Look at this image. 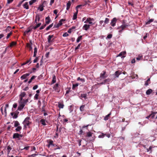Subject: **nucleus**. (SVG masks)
<instances>
[{
	"mask_svg": "<svg viewBox=\"0 0 157 157\" xmlns=\"http://www.w3.org/2000/svg\"><path fill=\"white\" fill-rule=\"evenodd\" d=\"M81 44H79L77 47L75 48V50H77L81 46Z\"/></svg>",
	"mask_w": 157,
	"mask_h": 157,
	"instance_id": "obj_60",
	"label": "nucleus"
},
{
	"mask_svg": "<svg viewBox=\"0 0 157 157\" xmlns=\"http://www.w3.org/2000/svg\"><path fill=\"white\" fill-rule=\"evenodd\" d=\"M118 19L116 17L113 18L111 20L110 25L112 27H114L116 26V23L118 20Z\"/></svg>",
	"mask_w": 157,
	"mask_h": 157,
	"instance_id": "obj_5",
	"label": "nucleus"
},
{
	"mask_svg": "<svg viewBox=\"0 0 157 157\" xmlns=\"http://www.w3.org/2000/svg\"><path fill=\"white\" fill-rule=\"evenodd\" d=\"M85 106V105H81L80 107V110L81 112H82L84 111V109Z\"/></svg>",
	"mask_w": 157,
	"mask_h": 157,
	"instance_id": "obj_34",
	"label": "nucleus"
},
{
	"mask_svg": "<svg viewBox=\"0 0 157 157\" xmlns=\"http://www.w3.org/2000/svg\"><path fill=\"white\" fill-rule=\"evenodd\" d=\"M22 136H23L21 134L16 133L13 134V138L14 139H20Z\"/></svg>",
	"mask_w": 157,
	"mask_h": 157,
	"instance_id": "obj_7",
	"label": "nucleus"
},
{
	"mask_svg": "<svg viewBox=\"0 0 157 157\" xmlns=\"http://www.w3.org/2000/svg\"><path fill=\"white\" fill-rule=\"evenodd\" d=\"M129 26V24L128 23L123 22L122 25L121 26H118L117 29L118 30V33L120 34H121L122 33L123 30Z\"/></svg>",
	"mask_w": 157,
	"mask_h": 157,
	"instance_id": "obj_2",
	"label": "nucleus"
},
{
	"mask_svg": "<svg viewBox=\"0 0 157 157\" xmlns=\"http://www.w3.org/2000/svg\"><path fill=\"white\" fill-rule=\"evenodd\" d=\"M65 21V19H61L59 21V23L57 24L56 25H55L54 26L56 28L59 27V26H61L62 25V24H63L62 22L64 21Z\"/></svg>",
	"mask_w": 157,
	"mask_h": 157,
	"instance_id": "obj_9",
	"label": "nucleus"
},
{
	"mask_svg": "<svg viewBox=\"0 0 157 157\" xmlns=\"http://www.w3.org/2000/svg\"><path fill=\"white\" fill-rule=\"evenodd\" d=\"M56 82V78L55 75H53L52 76V84L55 83Z\"/></svg>",
	"mask_w": 157,
	"mask_h": 157,
	"instance_id": "obj_17",
	"label": "nucleus"
},
{
	"mask_svg": "<svg viewBox=\"0 0 157 157\" xmlns=\"http://www.w3.org/2000/svg\"><path fill=\"white\" fill-rule=\"evenodd\" d=\"M36 1V0H31L29 2V4L30 5H32L33 3H35Z\"/></svg>",
	"mask_w": 157,
	"mask_h": 157,
	"instance_id": "obj_41",
	"label": "nucleus"
},
{
	"mask_svg": "<svg viewBox=\"0 0 157 157\" xmlns=\"http://www.w3.org/2000/svg\"><path fill=\"white\" fill-rule=\"evenodd\" d=\"M29 119L30 117H27L23 122V124H24V127L25 128H26L27 126H28L29 125L30 123L29 121Z\"/></svg>",
	"mask_w": 157,
	"mask_h": 157,
	"instance_id": "obj_3",
	"label": "nucleus"
},
{
	"mask_svg": "<svg viewBox=\"0 0 157 157\" xmlns=\"http://www.w3.org/2000/svg\"><path fill=\"white\" fill-rule=\"evenodd\" d=\"M29 99H25L22 98V100H19V105L18 107V110L21 111L23 109L25 105L28 102Z\"/></svg>",
	"mask_w": 157,
	"mask_h": 157,
	"instance_id": "obj_1",
	"label": "nucleus"
},
{
	"mask_svg": "<svg viewBox=\"0 0 157 157\" xmlns=\"http://www.w3.org/2000/svg\"><path fill=\"white\" fill-rule=\"evenodd\" d=\"M55 0H51L50 2V5L51 6L52 4L54 2Z\"/></svg>",
	"mask_w": 157,
	"mask_h": 157,
	"instance_id": "obj_63",
	"label": "nucleus"
},
{
	"mask_svg": "<svg viewBox=\"0 0 157 157\" xmlns=\"http://www.w3.org/2000/svg\"><path fill=\"white\" fill-rule=\"evenodd\" d=\"M39 94H36L34 96V99L35 100H37L38 99Z\"/></svg>",
	"mask_w": 157,
	"mask_h": 157,
	"instance_id": "obj_43",
	"label": "nucleus"
},
{
	"mask_svg": "<svg viewBox=\"0 0 157 157\" xmlns=\"http://www.w3.org/2000/svg\"><path fill=\"white\" fill-rule=\"evenodd\" d=\"M121 74V72L119 71H117L115 72L114 75L116 77H118L119 75Z\"/></svg>",
	"mask_w": 157,
	"mask_h": 157,
	"instance_id": "obj_27",
	"label": "nucleus"
},
{
	"mask_svg": "<svg viewBox=\"0 0 157 157\" xmlns=\"http://www.w3.org/2000/svg\"><path fill=\"white\" fill-rule=\"evenodd\" d=\"M23 7L24 8H25L26 9H29L28 3L27 2H26L24 3L23 5Z\"/></svg>",
	"mask_w": 157,
	"mask_h": 157,
	"instance_id": "obj_26",
	"label": "nucleus"
},
{
	"mask_svg": "<svg viewBox=\"0 0 157 157\" xmlns=\"http://www.w3.org/2000/svg\"><path fill=\"white\" fill-rule=\"evenodd\" d=\"M59 86V84L58 83L56 84L53 87V89L56 91H58V87Z\"/></svg>",
	"mask_w": 157,
	"mask_h": 157,
	"instance_id": "obj_22",
	"label": "nucleus"
},
{
	"mask_svg": "<svg viewBox=\"0 0 157 157\" xmlns=\"http://www.w3.org/2000/svg\"><path fill=\"white\" fill-rule=\"evenodd\" d=\"M38 85H36L35 86H34L33 87V90H36V89H37V88H38Z\"/></svg>",
	"mask_w": 157,
	"mask_h": 157,
	"instance_id": "obj_58",
	"label": "nucleus"
},
{
	"mask_svg": "<svg viewBox=\"0 0 157 157\" xmlns=\"http://www.w3.org/2000/svg\"><path fill=\"white\" fill-rule=\"evenodd\" d=\"M16 44V42L13 41V42H12L10 44V46L12 47L13 46L15 45Z\"/></svg>",
	"mask_w": 157,
	"mask_h": 157,
	"instance_id": "obj_45",
	"label": "nucleus"
},
{
	"mask_svg": "<svg viewBox=\"0 0 157 157\" xmlns=\"http://www.w3.org/2000/svg\"><path fill=\"white\" fill-rule=\"evenodd\" d=\"M30 75L29 73H26L23 75L21 77V80H23L26 78L28 76Z\"/></svg>",
	"mask_w": 157,
	"mask_h": 157,
	"instance_id": "obj_14",
	"label": "nucleus"
},
{
	"mask_svg": "<svg viewBox=\"0 0 157 157\" xmlns=\"http://www.w3.org/2000/svg\"><path fill=\"white\" fill-rule=\"evenodd\" d=\"M84 6V5H78L76 7V9H78V8H80V7H82V6Z\"/></svg>",
	"mask_w": 157,
	"mask_h": 157,
	"instance_id": "obj_61",
	"label": "nucleus"
},
{
	"mask_svg": "<svg viewBox=\"0 0 157 157\" xmlns=\"http://www.w3.org/2000/svg\"><path fill=\"white\" fill-rule=\"evenodd\" d=\"M40 122L43 125H46L45 120L44 119H41L40 120Z\"/></svg>",
	"mask_w": 157,
	"mask_h": 157,
	"instance_id": "obj_29",
	"label": "nucleus"
},
{
	"mask_svg": "<svg viewBox=\"0 0 157 157\" xmlns=\"http://www.w3.org/2000/svg\"><path fill=\"white\" fill-rule=\"evenodd\" d=\"M112 35L111 34H109L107 35V36L106 37V39H110L112 37Z\"/></svg>",
	"mask_w": 157,
	"mask_h": 157,
	"instance_id": "obj_46",
	"label": "nucleus"
},
{
	"mask_svg": "<svg viewBox=\"0 0 157 157\" xmlns=\"http://www.w3.org/2000/svg\"><path fill=\"white\" fill-rule=\"evenodd\" d=\"M44 6H43V4L40 5L38 7V9L40 11H42L44 10Z\"/></svg>",
	"mask_w": 157,
	"mask_h": 157,
	"instance_id": "obj_30",
	"label": "nucleus"
},
{
	"mask_svg": "<svg viewBox=\"0 0 157 157\" xmlns=\"http://www.w3.org/2000/svg\"><path fill=\"white\" fill-rule=\"evenodd\" d=\"M29 146L25 147H24L23 148H22L21 149V150H23V149H25V150H29Z\"/></svg>",
	"mask_w": 157,
	"mask_h": 157,
	"instance_id": "obj_54",
	"label": "nucleus"
},
{
	"mask_svg": "<svg viewBox=\"0 0 157 157\" xmlns=\"http://www.w3.org/2000/svg\"><path fill=\"white\" fill-rule=\"evenodd\" d=\"M109 19L108 18H106L105 20L104 21L105 24H103V26H104V25H105V24H108L109 22Z\"/></svg>",
	"mask_w": 157,
	"mask_h": 157,
	"instance_id": "obj_32",
	"label": "nucleus"
},
{
	"mask_svg": "<svg viewBox=\"0 0 157 157\" xmlns=\"http://www.w3.org/2000/svg\"><path fill=\"white\" fill-rule=\"evenodd\" d=\"M71 2L70 1H69L67 4V8L66 10H67L69 9L71 6Z\"/></svg>",
	"mask_w": 157,
	"mask_h": 157,
	"instance_id": "obj_21",
	"label": "nucleus"
},
{
	"mask_svg": "<svg viewBox=\"0 0 157 157\" xmlns=\"http://www.w3.org/2000/svg\"><path fill=\"white\" fill-rule=\"evenodd\" d=\"M36 76H32V77L30 79L28 83H30L33 79L34 78H36Z\"/></svg>",
	"mask_w": 157,
	"mask_h": 157,
	"instance_id": "obj_38",
	"label": "nucleus"
},
{
	"mask_svg": "<svg viewBox=\"0 0 157 157\" xmlns=\"http://www.w3.org/2000/svg\"><path fill=\"white\" fill-rule=\"evenodd\" d=\"M37 48L35 47L34 48V53H37Z\"/></svg>",
	"mask_w": 157,
	"mask_h": 157,
	"instance_id": "obj_62",
	"label": "nucleus"
},
{
	"mask_svg": "<svg viewBox=\"0 0 157 157\" xmlns=\"http://www.w3.org/2000/svg\"><path fill=\"white\" fill-rule=\"evenodd\" d=\"M105 134H102L101 135H99L98 137L100 138H103L105 136Z\"/></svg>",
	"mask_w": 157,
	"mask_h": 157,
	"instance_id": "obj_57",
	"label": "nucleus"
},
{
	"mask_svg": "<svg viewBox=\"0 0 157 157\" xmlns=\"http://www.w3.org/2000/svg\"><path fill=\"white\" fill-rule=\"evenodd\" d=\"M12 34V32H10V33H8L6 37V39H8L9 38L10 35H11Z\"/></svg>",
	"mask_w": 157,
	"mask_h": 157,
	"instance_id": "obj_44",
	"label": "nucleus"
},
{
	"mask_svg": "<svg viewBox=\"0 0 157 157\" xmlns=\"http://www.w3.org/2000/svg\"><path fill=\"white\" fill-rule=\"evenodd\" d=\"M150 81V78H149L145 82V85L146 86H147L148 85L149 83V82Z\"/></svg>",
	"mask_w": 157,
	"mask_h": 157,
	"instance_id": "obj_37",
	"label": "nucleus"
},
{
	"mask_svg": "<svg viewBox=\"0 0 157 157\" xmlns=\"http://www.w3.org/2000/svg\"><path fill=\"white\" fill-rule=\"evenodd\" d=\"M64 105L62 103H59L58 104V107L59 108H63V107Z\"/></svg>",
	"mask_w": 157,
	"mask_h": 157,
	"instance_id": "obj_42",
	"label": "nucleus"
},
{
	"mask_svg": "<svg viewBox=\"0 0 157 157\" xmlns=\"http://www.w3.org/2000/svg\"><path fill=\"white\" fill-rule=\"evenodd\" d=\"M154 20V19H150L149 21H147L146 22V25H148L151 22H152Z\"/></svg>",
	"mask_w": 157,
	"mask_h": 157,
	"instance_id": "obj_33",
	"label": "nucleus"
},
{
	"mask_svg": "<svg viewBox=\"0 0 157 157\" xmlns=\"http://www.w3.org/2000/svg\"><path fill=\"white\" fill-rule=\"evenodd\" d=\"M90 27V25L86 24H85L82 27V29L83 30H87Z\"/></svg>",
	"mask_w": 157,
	"mask_h": 157,
	"instance_id": "obj_13",
	"label": "nucleus"
},
{
	"mask_svg": "<svg viewBox=\"0 0 157 157\" xmlns=\"http://www.w3.org/2000/svg\"><path fill=\"white\" fill-rule=\"evenodd\" d=\"M111 115V113H110L109 114H108L107 115H106L105 118H104V120H105V121H107V120H108L109 119V116H110V115Z\"/></svg>",
	"mask_w": 157,
	"mask_h": 157,
	"instance_id": "obj_31",
	"label": "nucleus"
},
{
	"mask_svg": "<svg viewBox=\"0 0 157 157\" xmlns=\"http://www.w3.org/2000/svg\"><path fill=\"white\" fill-rule=\"evenodd\" d=\"M58 12V10H54L53 13L54 14H56V15H57V13Z\"/></svg>",
	"mask_w": 157,
	"mask_h": 157,
	"instance_id": "obj_64",
	"label": "nucleus"
},
{
	"mask_svg": "<svg viewBox=\"0 0 157 157\" xmlns=\"http://www.w3.org/2000/svg\"><path fill=\"white\" fill-rule=\"evenodd\" d=\"M31 31V30L30 29H28L27 30H26L25 32V34H27V33H29V32H30Z\"/></svg>",
	"mask_w": 157,
	"mask_h": 157,
	"instance_id": "obj_59",
	"label": "nucleus"
},
{
	"mask_svg": "<svg viewBox=\"0 0 157 157\" xmlns=\"http://www.w3.org/2000/svg\"><path fill=\"white\" fill-rule=\"evenodd\" d=\"M77 80L78 81L80 80L82 82H85V80L84 78H81L80 77H79L77 79Z\"/></svg>",
	"mask_w": 157,
	"mask_h": 157,
	"instance_id": "obj_36",
	"label": "nucleus"
},
{
	"mask_svg": "<svg viewBox=\"0 0 157 157\" xmlns=\"http://www.w3.org/2000/svg\"><path fill=\"white\" fill-rule=\"evenodd\" d=\"M106 72L105 71H103L101 73L100 77L98 79V81H99V80H101L107 77L105 75Z\"/></svg>",
	"mask_w": 157,
	"mask_h": 157,
	"instance_id": "obj_4",
	"label": "nucleus"
},
{
	"mask_svg": "<svg viewBox=\"0 0 157 157\" xmlns=\"http://www.w3.org/2000/svg\"><path fill=\"white\" fill-rule=\"evenodd\" d=\"M157 112H154L152 113L151 115V118L152 119H155L156 115L157 114Z\"/></svg>",
	"mask_w": 157,
	"mask_h": 157,
	"instance_id": "obj_16",
	"label": "nucleus"
},
{
	"mask_svg": "<svg viewBox=\"0 0 157 157\" xmlns=\"http://www.w3.org/2000/svg\"><path fill=\"white\" fill-rule=\"evenodd\" d=\"M14 127H17L20 126V124L17 121H14Z\"/></svg>",
	"mask_w": 157,
	"mask_h": 157,
	"instance_id": "obj_25",
	"label": "nucleus"
},
{
	"mask_svg": "<svg viewBox=\"0 0 157 157\" xmlns=\"http://www.w3.org/2000/svg\"><path fill=\"white\" fill-rule=\"evenodd\" d=\"M155 147V146H150L148 148H146V152H149L150 154H151L152 151V149Z\"/></svg>",
	"mask_w": 157,
	"mask_h": 157,
	"instance_id": "obj_10",
	"label": "nucleus"
},
{
	"mask_svg": "<svg viewBox=\"0 0 157 157\" xmlns=\"http://www.w3.org/2000/svg\"><path fill=\"white\" fill-rule=\"evenodd\" d=\"M82 39V36H80L78 37L77 38L76 41L78 43Z\"/></svg>",
	"mask_w": 157,
	"mask_h": 157,
	"instance_id": "obj_40",
	"label": "nucleus"
},
{
	"mask_svg": "<svg viewBox=\"0 0 157 157\" xmlns=\"http://www.w3.org/2000/svg\"><path fill=\"white\" fill-rule=\"evenodd\" d=\"M87 136L90 137L92 136V133L90 132H89L87 133Z\"/></svg>",
	"mask_w": 157,
	"mask_h": 157,
	"instance_id": "obj_49",
	"label": "nucleus"
},
{
	"mask_svg": "<svg viewBox=\"0 0 157 157\" xmlns=\"http://www.w3.org/2000/svg\"><path fill=\"white\" fill-rule=\"evenodd\" d=\"M27 46V47L29 48L30 50H31L32 49V47L31 45H30L29 44H28Z\"/></svg>",
	"mask_w": 157,
	"mask_h": 157,
	"instance_id": "obj_52",
	"label": "nucleus"
},
{
	"mask_svg": "<svg viewBox=\"0 0 157 157\" xmlns=\"http://www.w3.org/2000/svg\"><path fill=\"white\" fill-rule=\"evenodd\" d=\"M152 92V90L151 89H149L147 90L146 92V94L147 95H150Z\"/></svg>",
	"mask_w": 157,
	"mask_h": 157,
	"instance_id": "obj_28",
	"label": "nucleus"
},
{
	"mask_svg": "<svg viewBox=\"0 0 157 157\" xmlns=\"http://www.w3.org/2000/svg\"><path fill=\"white\" fill-rule=\"evenodd\" d=\"M49 145H52L53 146H55V144H53V141L52 140H51L49 141Z\"/></svg>",
	"mask_w": 157,
	"mask_h": 157,
	"instance_id": "obj_48",
	"label": "nucleus"
},
{
	"mask_svg": "<svg viewBox=\"0 0 157 157\" xmlns=\"http://www.w3.org/2000/svg\"><path fill=\"white\" fill-rule=\"evenodd\" d=\"M26 94L25 92H21L19 95V99L20 100H22V98L25 96Z\"/></svg>",
	"mask_w": 157,
	"mask_h": 157,
	"instance_id": "obj_12",
	"label": "nucleus"
},
{
	"mask_svg": "<svg viewBox=\"0 0 157 157\" xmlns=\"http://www.w3.org/2000/svg\"><path fill=\"white\" fill-rule=\"evenodd\" d=\"M110 79L108 78L105 79L103 82L100 83L99 84L100 85L108 84L110 82Z\"/></svg>",
	"mask_w": 157,
	"mask_h": 157,
	"instance_id": "obj_11",
	"label": "nucleus"
},
{
	"mask_svg": "<svg viewBox=\"0 0 157 157\" xmlns=\"http://www.w3.org/2000/svg\"><path fill=\"white\" fill-rule=\"evenodd\" d=\"M6 107H5V109H4V115L5 116L6 115Z\"/></svg>",
	"mask_w": 157,
	"mask_h": 157,
	"instance_id": "obj_55",
	"label": "nucleus"
},
{
	"mask_svg": "<svg viewBox=\"0 0 157 157\" xmlns=\"http://www.w3.org/2000/svg\"><path fill=\"white\" fill-rule=\"evenodd\" d=\"M78 83H76L75 84H73V85L72 89H73L74 88H75V87L78 86Z\"/></svg>",
	"mask_w": 157,
	"mask_h": 157,
	"instance_id": "obj_47",
	"label": "nucleus"
},
{
	"mask_svg": "<svg viewBox=\"0 0 157 157\" xmlns=\"http://www.w3.org/2000/svg\"><path fill=\"white\" fill-rule=\"evenodd\" d=\"M126 54V52L125 51H123L121 52L117 57H121L122 58H124Z\"/></svg>",
	"mask_w": 157,
	"mask_h": 157,
	"instance_id": "obj_8",
	"label": "nucleus"
},
{
	"mask_svg": "<svg viewBox=\"0 0 157 157\" xmlns=\"http://www.w3.org/2000/svg\"><path fill=\"white\" fill-rule=\"evenodd\" d=\"M68 36V34L67 33H65L63 35V37H66Z\"/></svg>",
	"mask_w": 157,
	"mask_h": 157,
	"instance_id": "obj_56",
	"label": "nucleus"
},
{
	"mask_svg": "<svg viewBox=\"0 0 157 157\" xmlns=\"http://www.w3.org/2000/svg\"><path fill=\"white\" fill-rule=\"evenodd\" d=\"M53 24H52L48 26L46 28V30L47 31L49 30V29L53 26Z\"/></svg>",
	"mask_w": 157,
	"mask_h": 157,
	"instance_id": "obj_39",
	"label": "nucleus"
},
{
	"mask_svg": "<svg viewBox=\"0 0 157 157\" xmlns=\"http://www.w3.org/2000/svg\"><path fill=\"white\" fill-rule=\"evenodd\" d=\"M17 117V114L16 113H14L13 116V118L14 119H16Z\"/></svg>",
	"mask_w": 157,
	"mask_h": 157,
	"instance_id": "obj_50",
	"label": "nucleus"
},
{
	"mask_svg": "<svg viewBox=\"0 0 157 157\" xmlns=\"http://www.w3.org/2000/svg\"><path fill=\"white\" fill-rule=\"evenodd\" d=\"M51 20L50 17L49 16L45 18V22L47 24H49L50 21Z\"/></svg>",
	"mask_w": 157,
	"mask_h": 157,
	"instance_id": "obj_18",
	"label": "nucleus"
},
{
	"mask_svg": "<svg viewBox=\"0 0 157 157\" xmlns=\"http://www.w3.org/2000/svg\"><path fill=\"white\" fill-rule=\"evenodd\" d=\"M40 20V17L39 15L37 14L35 17V23H37V21H39Z\"/></svg>",
	"mask_w": 157,
	"mask_h": 157,
	"instance_id": "obj_19",
	"label": "nucleus"
},
{
	"mask_svg": "<svg viewBox=\"0 0 157 157\" xmlns=\"http://www.w3.org/2000/svg\"><path fill=\"white\" fill-rule=\"evenodd\" d=\"M16 127V128H15V130L16 132H20L21 131V130L22 129V127L20 126H17Z\"/></svg>",
	"mask_w": 157,
	"mask_h": 157,
	"instance_id": "obj_23",
	"label": "nucleus"
},
{
	"mask_svg": "<svg viewBox=\"0 0 157 157\" xmlns=\"http://www.w3.org/2000/svg\"><path fill=\"white\" fill-rule=\"evenodd\" d=\"M46 26V25L45 24V25H42V26H41L40 27V30H42V29H43Z\"/></svg>",
	"mask_w": 157,
	"mask_h": 157,
	"instance_id": "obj_53",
	"label": "nucleus"
},
{
	"mask_svg": "<svg viewBox=\"0 0 157 157\" xmlns=\"http://www.w3.org/2000/svg\"><path fill=\"white\" fill-rule=\"evenodd\" d=\"M94 20L93 18L90 17H88L87 19L84 21V23H88L89 24H93L92 21H94Z\"/></svg>",
	"mask_w": 157,
	"mask_h": 157,
	"instance_id": "obj_6",
	"label": "nucleus"
},
{
	"mask_svg": "<svg viewBox=\"0 0 157 157\" xmlns=\"http://www.w3.org/2000/svg\"><path fill=\"white\" fill-rule=\"evenodd\" d=\"M142 57V56H139L138 57L136 58V60L137 61H139L141 59Z\"/></svg>",
	"mask_w": 157,
	"mask_h": 157,
	"instance_id": "obj_51",
	"label": "nucleus"
},
{
	"mask_svg": "<svg viewBox=\"0 0 157 157\" xmlns=\"http://www.w3.org/2000/svg\"><path fill=\"white\" fill-rule=\"evenodd\" d=\"M12 148L10 146H7V147L6 149V151L7 153V154L9 155V153L11 151V150H12Z\"/></svg>",
	"mask_w": 157,
	"mask_h": 157,
	"instance_id": "obj_20",
	"label": "nucleus"
},
{
	"mask_svg": "<svg viewBox=\"0 0 157 157\" xmlns=\"http://www.w3.org/2000/svg\"><path fill=\"white\" fill-rule=\"evenodd\" d=\"M54 37V35H49L48 36V43H50L52 41V40H51V39Z\"/></svg>",
	"mask_w": 157,
	"mask_h": 157,
	"instance_id": "obj_15",
	"label": "nucleus"
},
{
	"mask_svg": "<svg viewBox=\"0 0 157 157\" xmlns=\"http://www.w3.org/2000/svg\"><path fill=\"white\" fill-rule=\"evenodd\" d=\"M77 14L75 13H74V15L72 17V19L73 20H75L77 18Z\"/></svg>",
	"mask_w": 157,
	"mask_h": 157,
	"instance_id": "obj_35",
	"label": "nucleus"
},
{
	"mask_svg": "<svg viewBox=\"0 0 157 157\" xmlns=\"http://www.w3.org/2000/svg\"><path fill=\"white\" fill-rule=\"evenodd\" d=\"M80 97L82 98H84V99H86L87 98V95L86 94H81Z\"/></svg>",
	"mask_w": 157,
	"mask_h": 157,
	"instance_id": "obj_24",
	"label": "nucleus"
}]
</instances>
